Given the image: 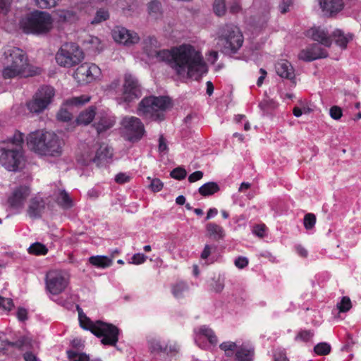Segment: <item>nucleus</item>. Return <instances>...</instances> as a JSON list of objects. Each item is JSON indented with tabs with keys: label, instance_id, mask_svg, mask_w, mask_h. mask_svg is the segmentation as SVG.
Here are the masks:
<instances>
[{
	"label": "nucleus",
	"instance_id": "nucleus-1",
	"mask_svg": "<svg viewBox=\"0 0 361 361\" xmlns=\"http://www.w3.org/2000/svg\"><path fill=\"white\" fill-rule=\"evenodd\" d=\"M143 50L149 58H157L166 62L180 76L198 80L207 72V65L201 53L188 44L172 48L171 50H158V42L154 37L144 39Z\"/></svg>",
	"mask_w": 361,
	"mask_h": 361
},
{
	"label": "nucleus",
	"instance_id": "nucleus-2",
	"mask_svg": "<svg viewBox=\"0 0 361 361\" xmlns=\"http://www.w3.org/2000/svg\"><path fill=\"white\" fill-rule=\"evenodd\" d=\"M28 148L42 157H58L63 152V142L52 132L35 130L27 137Z\"/></svg>",
	"mask_w": 361,
	"mask_h": 361
},
{
	"label": "nucleus",
	"instance_id": "nucleus-3",
	"mask_svg": "<svg viewBox=\"0 0 361 361\" xmlns=\"http://www.w3.org/2000/svg\"><path fill=\"white\" fill-rule=\"evenodd\" d=\"M2 64L1 75L4 79L27 77L33 75L30 70L25 53L18 47L12 46L4 47Z\"/></svg>",
	"mask_w": 361,
	"mask_h": 361
},
{
	"label": "nucleus",
	"instance_id": "nucleus-4",
	"mask_svg": "<svg viewBox=\"0 0 361 361\" xmlns=\"http://www.w3.org/2000/svg\"><path fill=\"white\" fill-rule=\"evenodd\" d=\"M77 310L80 325L82 329L90 331L97 337L102 338L101 343L103 345L116 346L120 333L116 326L100 320L92 322L78 305Z\"/></svg>",
	"mask_w": 361,
	"mask_h": 361
},
{
	"label": "nucleus",
	"instance_id": "nucleus-5",
	"mask_svg": "<svg viewBox=\"0 0 361 361\" xmlns=\"http://www.w3.org/2000/svg\"><path fill=\"white\" fill-rule=\"evenodd\" d=\"M23 134L16 130L11 138L8 139L6 147H1L0 163L8 171H16L24 161L23 144Z\"/></svg>",
	"mask_w": 361,
	"mask_h": 361
},
{
	"label": "nucleus",
	"instance_id": "nucleus-6",
	"mask_svg": "<svg viewBox=\"0 0 361 361\" xmlns=\"http://www.w3.org/2000/svg\"><path fill=\"white\" fill-rule=\"evenodd\" d=\"M170 105V99L166 97H148L139 103L137 114L149 121H162L164 112Z\"/></svg>",
	"mask_w": 361,
	"mask_h": 361
},
{
	"label": "nucleus",
	"instance_id": "nucleus-7",
	"mask_svg": "<svg viewBox=\"0 0 361 361\" xmlns=\"http://www.w3.org/2000/svg\"><path fill=\"white\" fill-rule=\"evenodd\" d=\"M51 15L44 11H35L20 20V27L25 33L43 34L53 27Z\"/></svg>",
	"mask_w": 361,
	"mask_h": 361
},
{
	"label": "nucleus",
	"instance_id": "nucleus-8",
	"mask_svg": "<svg viewBox=\"0 0 361 361\" xmlns=\"http://www.w3.org/2000/svg\"><path fill=\"white\" fill-rule=\"evenodd\" d=\"M243 35L240 29L232 24L223 26L219 32V43L225 54H233L242 47Z\"/></svg>",
	"mask_w": 361,
	"mask_h": 361
},
{
	"label": "nucleus",
	"instance_id": "nucleus-9",
	"mask_svg": "<svg viewBox=\"0 0 361 361\" xmlns=\"http://www.w3.org/2000/svg\"><path fill=\"white\" fill-rule=\"evenodd\" d=\"M69 285V276L61 270H51L48 271L45 277V288L49 294V298L53 301L64 305L65 302L58 298V295L63 293Z\"/></svg>",
	"mask_w": 361,
	"mask_h": 361
},
{
	"label": "nucleus",
	"instance_id": "nucleus-10",
	"mask_svg": "<svg viewBox=\"0 0 361 361\" xmlns=\"http://www.w3.org/2000/svg\"><path fill=\"white\" fill-rule=\"evenodd\" d=\"M147 347L153 357L162 360H168L176 356L180 350L179 345L176 342L160 336L149 337Z\"/></svg>",
	"mask_w": 361,
	"mask_h": 361
},
{
	"label": "nucleus",
	"instance_id": "nucleus-11",
	"mask_svg": "<svg viewBox=\"0 0 361 361\" xmlns=\"http://www.w3.org/2000/svg\"><path fill=\"white\" fill-rule=\"evenodd\" d=\"M113 155L111 149L104 143L96 142L82 154L78 159L82 165H89L94 163L97 166L108 162Z\"/></svg>",
	"mask_w": 361,
	"mask_h": 361
},
{
	"label": "nucleus",
	"instance_id": "nucleus-12",
	"mask_svg": "<svg viewBox=\"0 0 361 361\" xmlns=\"http://www.w3.org/2000/svg\"><path fill=\"white\" fill-rule=\"evenodd\" d=\"M83 52L73 42L63 44L56 54V63L63 67H71L79 63L83 59Z\"/></svg>",
	"mask_w": 361,
	"mask_h": 361
},
{
	"label": "nucleus",
	"instance_id": "nucleus-13",
	"mask_svg": "<svg viewBox=\"0 0 361 361\" xmlns=\"http://www.w3.org/2000/svg\"><path fill=\"white\" fill-rule=\"evenodd\" d=\"M121 126L126 139L130 142L139 141L145 133L144 124L135 116H124L121 121Z\"/></svg>",
	"mask_w": 361,
	"mask_h": 361
},
{
	"label": "nucleus",
	"instance_id": "nucleus-14",
	"mask_svg": "<svg viewBox=\"0 0 361 361\" xmlns=\"http://www.w3.org/2000/svg\"><path fill=\"white\" fill-rule=\"evenodd\" d=\"M220 348L228 357L234 355L235 361H252L254 348L250 343L238 345L234 342L226 341L220 345Z\"/></svg>",
	"mask_w": 361,
	"mask_h": 361
},
{
	"label": "nucleus",
	"instance_id": "nucleus-15",
	"mask_svg": "<svg viewBox=\"0 0 361 361\" xmlns=\"http://www.w3.org/2000/svg\"><path fill=\"white\" fill-rule=\"evenodd\" d=\"M54 94V89L52 87H40L33 99L27 103V109L32 113L38 114L43 111L51 104Z\"/></svg>",
	"mask_w": 361,
	"mask_h": 361
},
{
	"label": "nucleus",
	"instance_id": "nucleus-16",
	"mask_svg": "<svg viewBox=\"0 0 361 361\" xmlns=\"http://www.w3.org/2000/svg\"><path fill=\"white\" fill-rule=\"evenodd\" d=\"M54 94V89L52 87H40L33 99L27 103V109L32 113L38 114L43 111L51 104Z\"/></svg>",
	"mask_w": 361,
	"mask_h": 361
},
{
	"label": "nucleus",
	"instance_id": "nucleus-17",
	"mask_svg": "<svg viewBox=\"0 0 361 361\" xmlns=\"http://www.w3.org/2000/svg\"><path fill=\"white\" fill-rule=\"evenodd\" d=\"M141 94L140 85L137 80L131 74H126L122 94L121 97L118 98V103L121 104L122 102H131L140 97Z\"/></svg>",
	"mask_w": 361,
	"mask_h": 361
},
{
	"label": "nucleus",
	"instance_id": "nucleus-18",
	"mask_svg": "<svg viewBox=\"0 0 361 361\" xmlns=\"http://www.w3.org/2000/svg\"><path fill=\"white\" fill-rule=\"evenodd\" d=\"M194 340L200 348L207 349L215 346L218 338L214 331L207 325H202L194 329Z\"/></svg>",
	"mask_w": 361,
	"mask_h": 361
},
{
	"label": "nucleus",
	"instance_id": "nucleus-19",
	"mask_svg": "<svg viewBox=\"0 0 361 361\" xmlns=\"http://www.w3.org/2000/svg\"><path fill=\"white\" fill-rule=\"evenodd\" d=\"M100 75L101 69L94 63H82L74 72V78L80 85L90 83Z\"/></svg>",
	"mask_w": 361,
	"mask_h": 361
},
{
	"label": "nucleus",
	"instance_id": "nucleus-20",
	"mask_svg": "<svg viewBox=\"0 0 361 361\" xmlns=\"http://www.w3.org/2000/svg\"><path fill=\"white\" fill-rule=\"evenodd\" d=\"M30 190L27 186H20L16 188L8 199V203L14 214L18 213L23 208L26 198L29 196Z\"/></svg>",
	"mask_w": 361,
	"mask_h": 361
},
{
	"label": "nucleus",
	"instance_id": "nucleus-21",
	"mask_svg": "<svg viewBox=\"0 0 361 361\" xmlns=\"http://www.w3.org/2000/svg\"><path fill=\"white\" fill-rule=\"evenodd\" d=\"M114 40L124 45H131L138 42L140 38L134 31H130L123 27H116L113 30Z\"/></svg>",
	"mask_w": 361,
	"mask_h": 361
},
{
	"label": "nucleus",
	"instance_id": "nucleus-22",
	"mask_svg": "<svg viewBox=\"0 0 361 361\" xmlns=\"http://www.w3.org/2000/svg\"><path fill=\"white\" fill-rule=\"evenodd\" d=\"M275 69L279 76L290 80L295 85V71L289 61L284 59L279 61L275 65Z\"/></svg>",
	"mask_w": 361,
	"mask_h": 361
},
{
	"label": "nucleus",
	"instance_id": "nucleus-23",
	"mask_svg": "<svg viewBox=\"0 0 361 361\" xmlns=\"http://www.w3.org/2000/svg\"><path fill=\"white\" fill-rule=\"evenodd\" d=\"M307 35L325 47H330L331 44V39L328 32L320 27L310 29Z\"/></svg>",
	"mask_w": 361,
	"mask_h": 361
},
{
	"label": "nucleus",
	"instance_id": "nucleus-24",
	"mask_svg": "<svg viewBox=\"0 0 361 361\" xmlns=\"http://www.w3.org/2000/svg\"><path fill=\"white\" fill-rule=\"evenodd\" d=\"M321 8L326 14H336L343 8L342 0H319Z\"/></svg>",
	"mask_w": 361,
	"mask_h": 361
},
{
	"label": "nucleus",
	"instance_id": "nucleus-25",
	"mask_svg": "<svg viewBox=\"0 0 361 361\" xmlns=\"http://www.w3.org/2000/svg\"><path fill=\"white\" fill-rule=\"evenodd\" d=\"M116 123V117L110 114L99 116V120L94 124L98 134H101L111 128Z\"/></svg>",
	"mask_w": 361,
	"mask_h": 361
},
{
	"label": "nucleus",
	"instance_id": "nucleus-26",
	"mask_svg": "<svg viewBox=\"0 0 361 361\" xmlns=\"http://www.w3.org/2000/svg\"><path fill=\"white\" fill-rule=\"evenodd\" d=\"M45 207V202L40 197H35L30 201L27 210L28 214L32 218H38L41 216Z\"/></svg>",
	"mask_w": 361,
	"mask_h": 361
},
{
	"label": "nucleus",
	"instance_id": "nucleus-27",
	"mask_svg": "<svg viewBox=\"0 0 361 361\" xmlns=\"http://www.w3.org/2000/svg\"><path fill=\"white\" fill-rule=\"evenodd\" d=\"M54 196L57 204L63 209H69L73 206V200L65 190H57Z\"/></svg>",
	"mask_w": 361,
	"mask_h": 361
},
{
	"label": "nucleus",
	"instance_id": "nucleus-28",
	"mask_svg": "<svg viewBox=\"0 0 361 361\" xmlns=\"http://www.w3.org/2000/svg\"><path fill=\"white\" fill-rule=\"evenodd\" d=\"M206 231L207 233V235L214 240H219L224 237V228L214 223H209L206 226Z\"/></svg>",
	"mask_w": 361,
	"mask_h": 361
},
{
	"label": "nucleus",
	"instance_id": "nucleus-29",
	"mask_svg": "<svg viewBox=\"0 0 361 361\" xmlns=\"http://www.w3.org/2000/svg\"><path fill=\"white\" fill-rule=\"evenodd\" d=\"M332 37L335 40L336 44L341 49H345L347 44L352 39V35L350 34L345 35L344 32L339 29H336L334 31Z\"/></svg>",
	"mask_w": 361,
	"mask_h": 361
},
{
	"label": "nucleus",
	"instance_id": "nucleus-30",
	"mask_svg": "<svg viewBox=\"0 0 361 361\" xmlns=\"http://www.w3.org/2000/svg\"><path fill=\"white\" fill-rule=\"evenodd\" d=\"M95 107L90 106L81 112L76 119L78 124L87 125L90 123L95 116Z\"/></svg>",
	"mask_w": 361,
	"mask_h": 361
},
{
	"label": "nucleus",
	"instance_id": "nucleus-31",
	"mask_svg": "<svg viewBox=\"0 0 361 361\" xmlns=\"http://www.w3.org/2000/svg\"><path fill=\"white\" fill-rule=\"evenodd\" d=\"M91 264L98 268H106L111 265L112 259L104 255L92 256L89 259Z\"/></svg>",
	"mask_w": 361,
	"mask_h": 361
},
{
	"label": "nucleus",
	"instance_id": "nucleus-32",
	"mask_svg": "<svg viewBox=\"0 0 361 361\" xmlns=\"http://www.w3.org/2000/svg\"><path fill=\"white\" fill-rule=\"evenodd\" d=\"M225 277L219 274L217 277H214L209 281V290L214 293H221L224 288Z\"/></svg>",
	"mask_w": 361,
	"mask_h": 361
},
{
	"label": "nucleus",
	"instance_id": "nucleus-33",
	"mask_svg": "<svg viewBox=\"0 0 361 361\" xmlns=\"http://www.w3.org/2000/svg\"><path fill=\"white\" fill-rule=\"evenodd\" d=\"M171 292L176 298L180 299L188 294V286L185 282L180 281L172 286Z\"/></svg>",
	"mask_w": 361,
	"mask_h": 361
},
{
	"label": "nucleus",
	"instance_id": "nucleus-34",
	"mask_svg": "<svg viewBox=\"0 0 361 361\" xmlns=\"http://www.w3.org/2000/svg\"><path fill=\"white\" fill-rule=\"evenodd\" d=\"M198 190L202 196H209L217 192L219 186L215 182H208L200 187Z\"/></svg>",
	"mask_w": 361,
	"mask_h": 361
},
{
	"label": "nucleus",
	"instance_id": "nucleus-35",
	"mask_svg": "<svg viewBox=\"0 0 361 361\" xmlns=\"http://www.w3.org/2000/svg\"><path fill=\"white\" fill-rule=\"evenodd\" d=\"M278 103L269 97H265L259 104V107L264 112L269 113L276 109Z\"/></svg>",
	"mask_w": 361,
	"mask_h": 361
},
{
	"label": "nucleus",
	"instance_id": "nucleus-36",
	"mask_svg": "<svg viewBox=\"0 0 361 361\" xmlns=\"http://www.w3.org/2000/svg\"><path fill=\"white\" fill-rule=\"evenodd\" d=\"M90 100V97L87 95H81L79 97H73L66 99L65 104L67 106H79L87 103Z\"/></svg>",
	"mask_w": 361,
	"mask_h": 361
},
{
	"label": "nucleus",
	"instance_id": "nucleus-37",
	"mask_svg": "<svg viewBox=\"0 0 361 361\" xmlns=\"http://www.w3.org/2000/svg\"><path fill=\"white\" fill-rule=\"evenodd\" d=\"M28 252L35 255H44L47 253L48 249L41 243H32L28 248Z\"/></svg>",
	"mask_w": 361,
	"mask_h": 361
},
{
	"label": "nucleus",
	"instance_id": "nucleus-38",
	"mask_svg": "<svg viewBox=\"0 0 361 361\" xmlns=\"http://www.w3.org/2000/svg\"><path fill=\"white\" fill-rule=\"evenodd\" d=\"M67 355L70 361H90L89 356L85 353L70 350L67 351Z\"/></svg>",
	"mask_w": 361,
	"mask_h": 361
},
{
	"label": "nucleus",
	"instance_id": "nucleus-39",
	"mask_svg": "<svg viewBox=\"0 0 361 361\" xmlns=\"http://www.w3.org/2000/svg\"><path fill=\"white\" fill-rule=\"evenodd\" d=\"M109 18V13L108 11V10L104 9V8H100L97 11L94 18L91 21V23L92 24H98L103 21L106 20Z\"/></svg>",
	"mask_w": 361,
	"mask_h": 361
},
{
	"label": "nucleus",
	"instance_id": "nucleus-40",
	"mask_svg": "<svg viewBox=\"0 0 361 361\" xmlns=\"http://www.w3.org/2000/svg\"><path fill=\"white\" fill-rule=\"evenodd\" d=\"M331 349V345L329 343L322 342L314 346V351L318 355H326L330 353Z\"/></svg>",
	"mask_w": 361,
	"mask_h": 361
},
{
	"label": "nucleus",
	"instance_id": "nucleus-41",
	"mask_svg": "<svg viewBox=\"0 0 361 361\" xmlns=\"http://www.w3.org/2000/svg\"><path fill=\"white\" fill-rule=\"evenodd\" d=\"M314 336V333L310 330H300L295 336L296 341L309 342Z\"/></svg>",
	"mask_w": 361,
	"mask_h": 361
},
{
	"label": "nucleus",
	"instance_id": "nucleus-42",
	"mask_svg": "<svg viewBox=\"0 0 361 361\" xmlns=\"http://www.w3.org/2000/svg\"><path fill=\"white\" fill-rule=\"evenodd\" d=\"M147 9L150 16L157 18L161 12V4L157 0L152 1L149 3Z\"/></svg>",
	"mask_w": 361,
	"mask_h": 361
},
{
	"label": "nucleus",
	"instance_id": "nucleus-43",
	"mask_svg": "<svg viewBox=\"0 0 361 361\" xmlns=\"http://www.w3.org/2000/svg\"><path fill=\"white\" fill-rule=\"evenodd\" d=\"M312 49L310 47H307L305 49H302L298 54V58L300 60L305 61H312L315 60V56L317 55H312Z\"/></svg>",
	"mask_w": 361,
	"mask_h": 361
},
{
	"label": "nucleus",
	"instance_id": "nucleus-44",
	"mask_svg": "<svg viewBox=\"0 0 361 361\" xmlns=\"http://www.w3.org/2000/svg\"><path fill=\"white\" fill-rule=\"evenodd\" d=\"M337 307L341 312H346L352 307L350 299L348 297L343 296L342 297L340 302L337 303Z\"/></svg>",
	"mask_w": 361,
	"mask_h": 361
},
{
	"label": "nucleus",
	"instance_id": "nucleus-45",
	"mask_svg": "<svg viewBox=\"0 0 361 361\" xmlns=\"http://www.w3.org/2000/svg\"><path fill=\"white\" fill-rule=\"evenodd\" d=\"M213 9L216 16H221L224 15L226 12L224 0H215L213 4Z\"/></svg>",
	"mask_w": 361,
	"mask_h": 361
},
{
	"label": "nucleus",
	"instance_id": "nucleus-46",
	"mask_svg": "<svg viewBox=\"0 0 361 361\" xmlns=\"http://www.w3.org/2000/svg\"><path fill=\"white\" fill-rule=\"evenodd\" d=\"M59 18L64 22H73L77 19V16L73 11L64 10L60 12Z\"/></svg>",
	"mask_w": 361,
	"mask_h": 361
},
{
	"label": "nucleus",
	"instance_id": "nucleus-47",
	"mask_svg": "<svg viewBox=\"0 0 361 361\" xmlns=\"http://www.w3.org/2000/svg\"><path fill=\"white\" fill-rule=\"evenodd\" d=\"M304 226L307 230L314 228L316 224V216L312 213L307 214L304 217Z\"/></svg>",
	"mask_w": 361,
	"mask_h": 361
},
{
	"label": "nucleus",
	"instance_id": "nucleus-48",
	"mask_svg": "<svg viewBox=\"0 0 361 361\" xmlns=\"http://www.w3.org/2000/svg\"><path fill=\"white\" fill-rule=\"evenodd\" d=\"M310 47L312 51V55H318L315 56V60L320 58H324L327 56L326 50L322 49L319 44H314L311 45Z\"/></svg>",
	"mask_w": 361,
	"mask_h": 361
},
{
	"label": "nucleus",
	"instance_id": "nucleus-49",
	"mask_svg": "<svg viewBox=\"0 0 361 361\" xmlns=\"http://www.w3.org/2000/svg\"><path fill=\"white\" fill-rule=\"evenodd\" d=\"M60 0H35L36 4L41 8H50L56 6Z\"/></svg>",
	"mask_w": 361,
	"mask_h": 361
},
{
	"label": "nucleus",
	"instance_id": "nucleus-50",
	"mask_svg": "<svg viewBox=\"0 0 361 361\" xmlns=\"http://www.w3.org/2000/svg\"><path fill=\"white\" fill-rule=\"evenodd\" d=\"M30 344V339L28 337H21L15 343H10L11 346H16L18 348L22 350L24 349L25 347L29 346Z\"/></svg>",
	"mask_w": 361,
	"mask_h": 361
},
{
	"label": "nucleus",
	"instance_id": "nucleus-51",
	"mask_svg": "<svg viewBox=\"0 0 361 361\" xmlns=\"http://www.w3.org/2000/svg\"><path fill=\"white\" fill-rule=\"evenodd\" d=\"M186 174V171L180 167L176 168L171 172V176L177 180L183 179Z\"/></svg>",
	"mask_w": 361,
	"mask_h": 361
},
{
	"label": "nucleus",
	"instance_id": "nucleus-52",
	"mask_svg": "<svg viewBox=\"0 0 361 361\" xmlns=\"http://www.w3.org/2000/svg\"><path fill=\"white\" fill-rule=\"evenodd\" d=\"M57 118L61 121H69L72 119V114L67 109L61 108L57 114Z\"/></svg>",
	"mask_w": 361,
	"mask_h": 361
},
{
	"label": "nucleus",
	"instance_id": "nucleus-53",
	"mask_svg": "<svg viewBox=\"0 0 361 361\" xmlns=\"http://www.w3.org/2000/svg\"><path fill=\"white\" fill-rule=\"evenodd\" d=\"M147 259V256H145L142 253H135L131 257V261L130 263L133 264H143Z\"/></svg>",
	"mask_w": 361,
	"mask_h": 361
},
{
	"label": "nucleus",
	"instance_id": "nucleus-54",
	"mask_svg": "<svg viewBox=\"0 0 361 361\" xmlns=\"http://www.w3.org/2000/svg\"><path fill=\"white\" fill-rule=\"evenodd\" d=\"M331 117L334 120H338L341 118L342 109L338 106H333L329 110Z\"/></svg>",
	"mask_w": 361,
	"mask_h": 361
},
{
	"label": "nucleus",
	"instance_id": "nucleus-55",
	"mask_svg": "<svg viewBox=\"0 0 361 361\" xmlns=\"http://www.w3.org/2000/svg\"><path fill=\"white\" fill-rule=\"evenodd\" d=\"M164 183L158 178L151 180L149 188L153 192H159L163 188Z\"/></svg>",
	"mask_w": 361,
	"mask_h": 361
},
{
	"label": "nucleus",
	"instance_id": "nucleus-56",
	"mask_svg": "<svg viewBox=\"0 0 361 361\" xmlns=\"http://www.w3.org/2000/svg\"><path fill=\"white\" fill-rule=\"evenodd\" d=\"M130 176L126 173H119L115 176V181L119 184L129 182Z\"/></svg>",
	"mask_w": 361,
	"mask_h": 361
},
{
	"label": "nucleus",
	"instance_id": "nucleus-57",
	"mask_svg": "<svg viewBox=\"0 0 361 361\" xmlns=\"http://www.w3.org/2000/svg\"><path fill=\"white\" fill-rule=\"evenodd\" d=\"M253 233L259 237H264L265 235L266 226L264 224H258L254 226Z\"/></svg>",
	"mask_w": 361,
	"mask_h": 361
},
{
	"label": "nucleus",
	"instance_id": "nucleus-58",
	"mask_svg": "<svg viewBox=\"0 0 361 361\" xmlns=\"http://www.w3.org/2000/svg\"><path fill=\"white\" fill-rule=\"evenodd\" d=\"M248 264V259L245 257H238L235 259V265L239 269H243Z\"/></svg>",
	"mask_w": 361,
	"mask_h": 361
},
{
	"label": "nucleus",
	"instance_id": "nucleus-59",
	"mask_svg": "<svg viewBox=\"0 0 361 361\" xmlns=\"http://www.w3.org/2000/svg\"><path fill=\"white\" fill-rule=\"evenodd\" d=\"M274 361H288L283 350H277L274 353Z\"/></svg>",
	"mask_w": 361,
	"mask_h": 361
},
{
	"label": "nucleus",
	"instance_id": "nucleus-60",
	"mask_svg": "<svg viewBox=\"0 0 361 361\" xmlns=\"http://www.w3.org/2000/svg\"><path fill=\"white\" fill-rule=\"evenodd\" d=\"M159 151L164 154H166L168 151L166 142L163 135H161L159 139Z\"/></svg>",
	"mask_w": 361,
	"mask_h": 361
},
{
	"label": "nucleus",
	"instance_id": "nucleus-61",
	"mask_svg": "<svg viewBox=\"0 0 361 361\" xmlns=\"http://www.w3.org/2000/svg\"><path fill=\"white\" fill-rule=\"evenodd\" d=\"M203 177V173L200 171H197L191 173L188 177L190 183H194L200 180Z\"/></svg>",
	"mask_w": 361,
	"mask_h": 361
},
{
	"label": "nucleus",
	"instance_id": "nucleus-62",
	"mask_svg": "<svg viewBox=\"0 0 361 361\" xmlns=\"http://www.w3.org/2000/svg\"><path fill=\"white\" fill-rule=\"evenodd\" d=\"M0 307L6 310H11L13 307V300L11 298H3Z\"/></svg>",
	"mask_w": 361,
	"mask_h": 361
},
{
	"label": "nucleus",
	"instance_id": "nucleus-63",
	"mask_svg": "<svg viewBox=\"0 0 361 361\" xmlns=\"http://www.w3.org/2000/svg\"><path fill=\"white\" fill-rule=\"evenodd\" d=\"M292 4V0H282L280 5H279V9L281 13H286L290 6Z\"/></svg>",
	"mask_w": 361,
	"mask_h": 361
},
{
	"label": "nucleus",
	"instance_id": "nucleus-64",
	"mask_svg": "<svg viewBox=\"0 0 361 361\" xmlns=\"http://www.w3.org/2000/svg\"><path fill=\"white\" fill-rule=\"evenodd\" d=\"M23 358L25 361H40L35 355L30 352H26L23 355Z\"/></svg>",
	"mask_w": 361,
	"mask_h": 361
}]
</instances>
